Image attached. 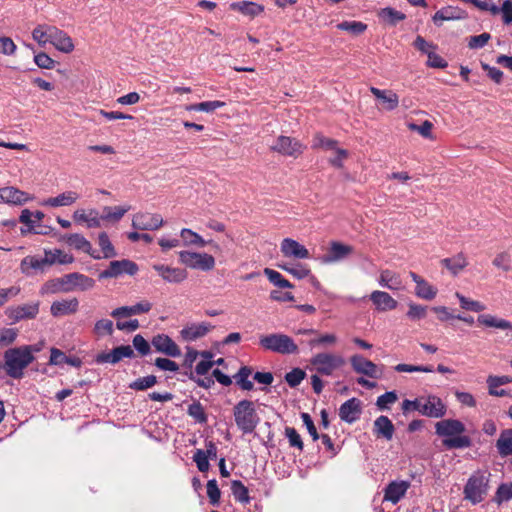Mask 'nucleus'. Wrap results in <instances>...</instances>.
Instances as JSON below:
<instances>
[{
    "label": "nucleus",
    "instance_id": "obj_1",
    "mask_svg": "<svg viewBox=\"0 0 512 512\" xmlns=\"http://www.w3.org/2000/svg\"><path fill=\"white\" fill-rule=\"evenodd\" d=\"M35 356L25 353L21 346L7 349L3 354L2 368L6 375L13 379H21L25 369L33 363Z\"/></svg>",
    "mask_w": 512,
    "mask_h": 512
},
{
    "label": "nucleus",
    "instance_id": "obj_2",
    "mask_svg": "<svg viewBox=\"0 0 512 512\" xmlns=\"http://www.w3.org/2000/svg\"><path fill=\"white\" fill-rule=\"evenodd\" d=\"M236 426L244 434L252 433L260 423L254 403L250 400H241L233 408Z\"/></svg>",
    "mask_w": 512,
    "mask_h": 512
},
{
    "label": "nucleus",
    "instance_id": "obj_3",
    "mask_svg": "<svg viewBox=\"0 0 512 512\" xmlns=\"http://www.w3.org/2000/svg\"><path fill=\"white\" fill-rule=\"evenodd\" d=\"M259 344L265 350L279 354H295L298 352V346L294 340L286 334L273 333L261 336Z\"/></svg>",
    "mask_w": 512,
    "mask_h": 512
},
{
    "label": "nucleus",
    "instance_id": "obj_4",
    "mask_svg": "<svg viewBox=\"0 0 512 512\" xmlns=\"http://www.w3.org/2000/svg\"><path fill=\"white\" fill-rule=\"evenodd\" d=\"M313 369L320 375L331 376L336 370L345 365L343 356L331 352H321L315 354L310 359Z\"/></svg>",
    "mask_w": 512,
    "mask_h": 512
},
{
    "label": "nucleus",
    "instance_id": "obj_5",
    "mask_svg": "<svg viewBox=\"0 0 512 512\" xmlns=\"http://www.w3.org/2000/svg\"><path fill=\"white\" fill-rule=\"evenodd\" d=\"M488 491V478L482 473L473 474L464 487L465 499L472 504L480 503Z\"/></svg>",
    "mask_w": 512,
    "mask_h": 512
},
{
    "label": "nucleus",
    "instance_id": "obj_6",
    "mask_svg": "<svg viewBox=\"0 0 512 512\" xmlns=\"http://www.w3.org/2000/svg\"><path fill=\"white\" fill-rule=\"evenodd\" d=\"M179 261L189 268L202 271H210L215 267L214 257L207 253L180 251Z\"/></svg>",
    "mask_w": 512,
    "mask_h": 512
},
{
    "label": "nucleus",
    "instance_id": "obj_7",
    "mask_svg": "<svg viewBox=\"0 0 512 512\" xmlns=\"http://www.w3.org/2000/svg\"><path fill=\"white\" fill-rule=\"evenodd\" d=\"M354 252L351 245L339 241H331L326 253L320 258L322 264H334L347 259Z\"/></svg>",
    "mask_w": 512,
    "mask_h": 512
},
{
    "label": "nucleus",
    "instance_id": "obj_8",
    "mask_svg": "<svg viewBox=\"0 0 512 512\" xmlns=\"http://www.w3.org/2000/svg\"><path fill=\"white\" fill-rule=\"evenodd\" d=\"M305 146L295 138L279 136L271 146V150L289 157L297 158L303 153Z\"/></svg>",
    "mask_w": 512,
    "mask_h": 512
},
{
    "label": "nucleus",
    "instance_id": "obj_9",
    "mask_svg": "<svg viewBox=\"0 0 512 512\" xmlns=\"http://www.w3.org/2000/svg\"><path fill=\"white\" fill-rule=\"evenodd\" d=\"M138 271V266L135 262L123 259L111 261L109 267L100 273V278H116L120 275H135Z\"/></svg>",
    "mask_w": 512,
    "mask_h": 512
},
{
    "label": "nucleus",
    "instance_id": "obj_10",
    "mask_svg": "<svg viewBox=\"0 0 512 512\" xmlns=\"http://www.w3.org/2000/svg\"><path fill=\"white\" fill-rule=\"evenodd\" d=\"M163 224L162 216L157 213L139 212L132 219V227L137 230H157Z\"/></svg>",
    "mask_w": 512,
    "mask_h": 512
},
{
    "label": "nucleus",
    "instance_id": "obj_11",
    "mask_svg": "<svg viewBox=\"0 0 512 512\" xmlns=\"http://www.w3.org/2000/svg\"><path fill=\"white\" fill-rule=\"evenodd\" d=\"M352 369L358 373L370 378H380L382 371L372 361L364 358L362 355L355 354L350 357Z\"/></svg>",
    "mask_w": 512,
    "mask_h": 512
},
{
    "label": "nucleus",
    "instance_id": "obj_12",
    "mask_svg": "<svg viewBox=\"0 0 512 512\" xmlns=\"http://www.w3.org/2000/svg\"><path fill=\"white\" fill-rule=\"evenodd\" d=\"M65 292L87 291L95 286V280L78 272L64 275Z\"/></svg>",
    "mask_w": 512,
    "mask_h": 512
},
{
    "label": "nucleus",
    "instance_id": "obj_13",
    "mask_svg": "<svg viewBox=\"0 0 512 512\" xmlns=\"http://www.w3.org/2000/svg\"><path fill=\"white\" fill-rule=\"evenodd\" d=\"M419 412L427 417L440 418L444 416L446 409L441 399L436 396L419 398Z\"/></svg>",
    "mask_w": 512,
    "mask_h": 512
},
{
    "label": "nucleus",
    "instance_id": "obj_14",
    "mask_svg": "<svg viewBox=\"0 0 512 512\" xmlns=\"http://www.w3.org/2000/svg\"><path fill=\"white\" fill-rule=\"evenodd\" d=\"M39 312V303H28L15 307H9L6 310L7 317L13 323L19 322L23 319H33Z\"/></svg>",
    "mask_w": 512,
    "mask_h": 512
},
{
    "label": "nucleus",
    "instance_id": "obj_15",
    "mask_svg": "<svg viewBox=\"0 0 512 512\" xmlns=\"http://www.w3.org/2000/svg\"><path fill=\"white\" fill-rule=\"evenodd\" d=\"M283 256L295 259H308L310 257L308 249L298 241L291 238H284L280 245Z\"/></svg>",
    "mask_w": 512,
    "mask_h": 512
},
{
    "label": "nucleus",
    "instance_id": "obj_16",
    "mask_svg": "<svg viewBox=\"0 0 512 512\" xmlns=\"http://www.w3.org/2000/svg\"><path fill=\"white\" fill-rule=\"evenodd\" d=\"M362 413V403L357 398H351L344 402L339 408V417L346 423H354Z\"/></svg>",
    "mask_w": 512,
    "mask_h": 512
},
{
    "label": "nucleus",
    "instance_id": "obj_17",
    "mask_svg": "<svg viewBox=\"0 0 512 512\" xmlns=\"http://www.w3.org/2000/svg\"><path fill=\"white\" fill-rule=\"evenodd\" d=\"M152 345L158 352L167 356L179 357L181 355L180 348L168 335L158 334L154 336Z\"/></svg>",
    "mask_w": 512,
    "mask_h": 512
},
{
    "label": "nucleus",
    "instance_id": "obj_18",
    "mask_svg": "<svg viewBox=\"0 0 512 512\" xmlns=\"http://www.w3.org/2000/svg\"><path fill=\"white\" fill-rule=\"evenodd\" d=\"M153 269L162 279L168 283H181L187 278V271L181 268H174L162 264L153 265Z\"/></svg>",
    "mask_w": 512,
    "mask_h": 512
},
{
    "label": "nucleus",
    "instance_id": "obj_19",
    "mask_svg": "<svg viewBox=\"0 0 512 512\" xmlns=\"http://www.w3.org/2000/svg\"><path fill=\"white\" fill-rule=\"evenodd\" d=\"M133 355L134 351L129 345H121L114 348L111 352L98 354L96 362L116 364L123 358H130Z\"/></svg>",
    "mask_w": 512,
    "mask_h": 512
},
{
    "label": "nucleus",
    "instance_id": "obj_20",
    "mask_svg": "<svg viewBox=\"0 0 512 512\" xmlns=\"http://www.w3.org/2000/svg\"><path fill=\"white\" fill-rule=\"evenodd\" d=\"M213 326L210 323H193L184 327L180 331V336L184 341L191 342L204 337L210 332Z\"/></svg>",
    "mask_w": 512,
    "mask_h": 512
},
{
    "label": "nucleus",
    "instance_id": "obj_21",
    "mask_svg": "<svg viewBox=\"0 0 512 512\" xmlns=\"http://www.w3.org/2000/svg\"><path fill=\"white\" fill-rule=\"evenodd\" d=\"M29 200V195L16 187L8 186L0 188V202L13 205H22Z\"/></svg>",
    "mask_w": 512,
    "mask_h": 512
},
{
    "label": "nucleus",
    "instance_id": "obj_22",
    "mask_svg": "<svg viewBox=\"0 0 512 512\" xmlns=\"http://www.w3.org/2000/svg\"><path fill=\"white\" fill-rule=\"evenodd\" d=\"M78 308L79 301L77 298L62 299L52 303L50 312L54 317H62L76 313Z\"/></svg>",
    "mask_w": 512,
    "mask_h": 512
},
{
    "label": "nucleus",
    "instance_id": "obj_23",
    "mask_svg": "<svg viewBox=\"0 0 512 512\" xmlns=\"http://www.w3.org/2000/svg\"><path fill=\"white\" fill-rule=\"evenodd\" d=\"M436 433L439 436H455L465 431L464 424L455 419H446L436 423Z\"/></svg>",
    "mask_w": 512,
    "mask_h": 512
},
{
    "label": "nucleus",
    "instance_id": "obj_24",
    "mask_svg": "<svg viewBox=\"0 0 512 512\" xmlns=\"http://www.w3.org/2000/svg\"><path fill=\"white\" fill-rule=\"evenodd\" d=\"M410 483L408 481H393L385 489L384 500L396 504L406 494Z\"/></svg>",
    "mask_w": 512,
    "mask_h": 512
},
{
    "label": "nucleus",
    "instance_id": "obj_25",
    "mask_svg": "<svg viewBox=\"0 0 512 512\" xmlns=\"http://www.w3.org/2000/svg\"><path fill=\"white\" fill-rule=\"evenodd\" d=\"M63 240L71 247L81 250L90 256H92L95 259H100L101 256L98 254H95L92 250L91 243L81 234L75 233V234H69L63 236Z\"/></svg>",
    "mask_w": 512,
    "mask_h": 512
},
{
    "label": "nucleus",
    "instance_id": "obj_26",
    "mask_svg": "<svg viewBox=\"0 0 512 512\" xmlns=\"http://www.w3.org/2000/svg\"><path fill=\"white\" fill-rule=\"evenodd\" d=\"M152 304L148 301L139 302L133 306H122L114 309L111 312V316L114 318L129 317L132 315H139L147 313L151 310Z\"/></svg>",
    "mask_w": 512,
    "mask_h": 512
},
{
    "label": "nucleus",
    "instance_id": "obj_27",
    "mask_svg": "<svg viewBox=\"0 0 512 512\" xmlns=\"http://www.w3.org/2000/svg\"><path fill=\"white\" fill-rule=\"evenodd\" d=\"M73 219L76 223H85L88 228H98L101 226V218L96 209L85 211L78 209L73 213Z\"/></svg>",
    "mask_w": 512,
    "mask_h": 512
},
{
    "label": "nucleus",
    "instance_id": "obj_28",
    "mask_svg": "<svg viewBox=\"0 0 512 512\" xmlns=\"http://www.w3.org/2000/svg\"><path fill=\"white\" fill-rule=\"evenodd\" d=\"M394 431V425L387 416L381 415L374 421L373 433L376 437H382L389 441L393 438Z\"/></svg>",
    "mask_w": 512,
    "mask_h": 512
},
{
    "label": "nucleus",
    "instance_id": "obj_29",
    "mask_svg": "<svg viewBox=\"0 0 512 512\" xmlns=\"http://www.w3.org/2000/svg\"><path fill=\"white\" fill-rule=\"evenodd\" d=\"M370 300L376 306L379 311H389L397 307V301L391 297L387 292L384 291H373L370 294Z\"/></svg>",
    "mask_w": 512,
    "mask_h": 512
},
{
    "label": "nucleus",
    "instance_id": "obj_30",
    "mask_svg": "<svg viewBox=\"0 0 512 512\" xmlns=\"http://www.w3.org/2000/svg\"><path fill=\"white\" fill-rule=\"evenodd\" d=\"M51 43L58 51L71 53L74 50L72 38L63 30L56 27V33L53 32Z\"/></svg>",
    "mask_w": 512,
    "mask_h": 512
},
{
    "label": "nucleus",
    "instance_id": "obj_31",
    "mask_svg": "<svg viewBox=\"0 0 512 512\" xmlns=\"http://www.w3.org/2000/svg\"><path fill=\"white\" fill-rule=\"evenodd\" d=\"M79 199V194L75 191H66L56 197H50L43 201L42 205L49 207H63L74 204Z\"/></svg>",
    "mask_w": 512,
    "mask_h": 512
},
{
    "label": "nucleus",
    "instance_id": "obj_32",
    "mask_svg": "<svg viewBox=\"0 0 512 512\" xmlns=\"http://www.w3.org/2000/svg\"><path fill=\"white\" fill-rule=\"evenodd\" d=\"M371 93L385 105V109L391 111L398 107V95L391 90H381L376 87L370 88Z\"/></svg>",
    "mask_w": 512,
    "mask_h": 512
},
{
    "label": "nucleus",
    "instance_id": "obj_33",
    "mask_svg": "<svg viewBox=\"0 0 512 512\" xmlns=\"http://www.w3.org/2000/svg\"><path fill=\"white\" fill-rule=\"evenodd\" d=\"M48 266L45 257L37 258L35 256H26L20 263L21 272L27 276L32 275V271H44Z\"/></svg>",
    "mask_w": 512,
    "mask_h": 512
},
{
    "label": "nucleus",
    "instance_id": "obj_34",
    "mask_svg": "<svg viewBox=\"0 0 512 512\" xmlns=\"http://www.w3.org/2000/svg\"><path fill=\"white\" fill-rule=\"evenodd\" d=\"M479 325L500 330H512V323L508 320L497 318L491 314H481L477 318Z\"/></svg>",
    "mask_w": 512,
    "mask_h": 512
},
{
    "label": "nucleus",
    "instance_id": "obj_35",
    "mask_svg": "<svg viewBox=\"0 0 512 512\" xmlns=\"http://www.w3.org/2000/svg\"><path fill=\"white\" fill-rule=\"evenodd\" d=\"M378 283L389 290H400L402 288L400 275L388 269L380 272Z\"/></svg>",
    "mask_w": 512,
    "mask_h": 512
},
{
    "label": "nucleus",
    "instance_id": "obj_36",
    "mask_svg": "<svg viewBox=\"0 0 512 512\" xmlns=\"http://www.w3.org/2000/svg\"><path fill=\"white\" fill-rule=\"evenodd\" d=\"M53 32L56 33V26L39 24L32 31V38L40 46H45L47 43H51Z\"/></svg>",
    "mask_w": 512,
    "mask_h": 512
},
{
    "label": "nucleus",
    "instance_id": "obj_37",
    "mask_svg": "<svg viewBox=\"0 0 512 512\" xmlns=\"http://www.w3.org/2000/svg\"><path fill=\"white\" fill-rule=\"evenodd\" d=\"M130 210V206H105L100 215L101 221L118 222Z\"/></svg>",
    "mask_w": 512,
    "mask_h": 512
},
{
    "label": "nucleus",
    "instance_id": "obj_38",
    "mask_svg": "<svg viewBox=\"0 0 512 512\" xmlns=\"http://www.w3.org/2000/svg\"><path fill=\"white\" fill-rule=\"evenodd\" d=\"M45 259L47 265L58 264H70L74 261V257L60 249L45 250Z\"/></svg>",
    "mask_w": 512,
    "mask_h": 512
},
{
    "label": "nucleus",
    "instance_id": "obj_39",
    "mask_svg": "<svg viewBox=\"0 0 512 512\" xmlns=\"http://www.w3.org/2000/svg\"><path fill=\"white\" fill-rule=\"evenodd\" d=\"M180 237L184 246H197L205 247L208 241L204 240L199 234L188 228H183L180 231ZM209 243H211L209 241Z\"/></svg>",
    "mask_w": 512,
    "mask_h": 512
},
{
    "label": "nucleus",
    "instance_id": "obj_40",
    "mask_svg": "<svg viewBox=\"0 0 512 512\" xmlns=\"http://www.w3.org/2000/svg\"><path fill=\"white\" fill-rule=\"evenodd\" d=\"M232 10H238L242 14L255 17L261 14L264 10V7L256 4L254 2H248V1H242V2H235L230 5Z\"/></svg>",
    "mask_w": 512,
    "mask_h": 512
},
{
    "label": "nucleus",
    "instance_id": "obj_41",
    "mask_svg": "<svg viewBox=\"0 0 512 512\" xmlns=\"http://www.w3.org/2000/svg\"><path fill=\"white\" fill-rule=\"evenodd\" d=\"M442 265L445 266L453 275H457L467 265L466 257L460 253L451 258H445L441 261Z\"/></svg>",
    "mask_w": 512,
    "mask_h": 512
},
{
    "label": "nucleus",
    "instance_id": "obj_42",
    "mask_svg": "<svg viewBox=\"0 0 512 512\" xmlns=\"http://www.w3.org/2000/svg\"><path fill=\"white\" fill-rule=\"evenodd\" d=\"M496 447L501 456L512 455V429L504 430L500 434Z\"/></svg>",
    "mask_w": 512,
    "mask_h": 512
},
{
    "label": "nucleus",
    "instance_id": "obj_43",
    "mask_svg": "<svg viewBox=\"0 0 512 512\" xmlns=\"http://www.w3.org/2000/svg\"><path fill=\"white\" fill-rule=\"evenodd\" d=\"M252 374V369L248 366H243L239 369V371L234 375V379L236 384L241 387V389L250 391L253 389V382L249 380L250 375Z\"/></svg>",
    "mask_w": 512,
    "mask_h": 512
},
{
    "label": "nucleus",
    "instance_id": "obj_44",
    "mask_svg": "<svg viewBox=\"0 0 512 512\" xmlns=\"http://www.w3.org/2000/svg\"><path fill=\"white\" fill-rule=\"evenodd\" d=\"M279 268L288 272L297 279H303L310 274V269L301 263L297 264H279Z\"/></svg>",
    "mask_w": 512,
    "mask_h": 512
},
{
    "label": "nucleus",
    "instance_id": "obj_45",
    "mask_svg": "<svg viewBox=\"0 0 512 512\" xmlns=\"http://www.w3.org/2000/svg\"><path fill=\"white\" fill-rule=\"evenodd\" d=\"M379 17L390 25H396L397 22L405 19V15L402 12L390 7L381 9Z\"/></svg>",
    "mask_w": 512,
    "mask_h": 512
},
{
    "label": "nucleus",
    "instance_id": "obj_46",
    "mask_svg": "<svg viewBox=\"0 0 512 512\" xmlns=\"http://www.w3.org/2000/svg\"><path fill=\"white\" fill-rule=\"evenodd\" d=\"M415 293L418 297L425 300H432L435 298L437 294V289L430 285L424 279L418 282L416 286Z\"/></svg>",
    "mask_w": 512,
    "mask_h": 512
},
{
    "label": "nucleus",
    "instance_id": "obj_47",
    "mask_svg": "<svg viewBox=\"0 0 512 512\" xmlns=\"http://www.w3.org/2000/svg\"><path fill=\"white\" fill-rule=\"evenodd\" d=\"M231 491L234 498L241 503H248L250 497L248 495V489L240 480H233L231 482Z\"/></svg>",
    "mask_w": 512,
    "mask_h": 512
},
{
    "label": "nucleus",
    "instance_id": "obj_48",
    "mask_svg": "<svg viewBox=\"0 0 512 512\" xmlns=\"http://www.w3.org/2000/svg\"><path fill=\"white\" fill-rule=\"evenodd\" d=\"M98 244L103 252V258H112L116 256V251L106 232H101L98 236Z\"/></svg>",
    "mask_w": 512,
    "mask_h": 512
},
{
    "label": "nucleus",
    "instance_id": "obj_49",
    "mask_svg": "<svg viewBox=\"0 0 512 512\" xmlns=\"http://www.w3.org/2000/svg\"><path fill=\"white\" fill-rule=\"evenodd\" d=\"M264 274L267 276L269 281L272 284H274L275 286H278L280 288H292L293 287V285L288 280L283 278V276L279 272H277L273 269L265 268Z\"/></svg>",
    "mask_w": 512,
    "mask_h": 512
},
{
    "label": "nucleus",
    "instance_id": "obj_50",
    "mask_svg": "<svg viewBox=\"0 0 512 512\" xmlns=\"http://www.w3.org/2000/svg\"><path fill=\"white\" fill-rule=\"evenodd\" d=\"M114 331L113 322L109 319L98 320L93 328V332L98 337L112 335Z\"/></svg>",
    "mask_w": 512,
    "mask_h": 512
},
{
    "label": "nucleus",
    "instance_id": "obj_51",
    "mask_svg": "<svg viewBox=\"0 0 512 512\" xmlns=\"http://www.w3.org/2000/svg\"><path fill=\"white\" fill-rule=\"evenodd\" d=\"M157 383V379L154 375L145 376L138 378L129 384V388L137 391H143L153 387Z\"/></svg>",
    "mask_w": 512,
    "mask_h": 512
},
{
    "label": "nucleus",
    "instance_id": "obj_52",
    "mask_svg": "<svg viewBox=\"0 0 512 512\" xmlns=\"http://www.w3.org/2000/svg\"><path fill=\"white\" fill-rule=\"evenodd\" d=\"M443 444L447 448H467L471 445V440L468 436L455 435V437L443 440Z\"/></svg>",
    "mask_w": 512,
    "mask_h": 512
},
{
    "label": "nucleus",
    "instance_id": "obj_53",
    "mask_svg": "<svg viewBox=\"0 0 512 512\" xmlns=\"http://www.w3.org/2000/svg\"><path fill=\"white\" fill-rule=\"evenodd\" d=\"M337 27L340 30L348 31L354 35H359L366 30L367 25L358 21H345L338 24Z\"/></svg>",
    "mask_w": 512,
    "mask_h": 512
},
{
    "label": "nucleus",
    "instance_id": "obj_54",
    "mask_svg": "<svg viewBox=\"0 0 512 512\" xmlns=\"http://www.w3.org/2000/svg\"><path fill=\"white\" fill-rule=\"evenodd\" d=\"M19 220H20V222H22L23 224H25L27 226V229H23V228L21 229L22 234H25L26 232H34L37 234L42 233L41 231H37L35 229V221L33 220V212H31L30 210L24 209L21 212Z\"/></svg>",
    "mask_w": 512,
    "mask_h": 512
},
{
    "label": "nucleus",
    "instance_id": "obj_55",
    "mask_svg": "<svg viewBox=\"0 0 512 512\" xmlns=\"http://www.w3.org/2000/svg\"><path fill=\"white\" fill-rule=\"evenodd\" d=\"M408 128L411 131L418 132L424 138L433 139V135H432L433 124L428 120L424 121L421 125H417L415 123H409Z\"/></svg>",
    "mask_w": 512,
    "mask_h": 512
},
{
    "label": "nucleus",
    "instance_id": "obj_56",
    "mask_svg": "<svg viewBox=\"0 0 512 512\" xmlns=\"http://www.w3.org/2000/svg\"><path fill=\"white\" fill-rule=\"evenodd\" d=\"M188 415L194 418L199 423L207 422V416L200 402H193L191 405H189Z\"/></svg>",
    "mask_w": 512,
    "mask_h": 512
},
{
    "label": "nucleus",
    "instance_id": "obj_57",
    "mask_svg": "<svg viewBox=\"0 0 512 512\" xmlns=\"http://www.w3.org/2000/svg\"><path fill=\"white\" fill-rule=\"evenodd\" d=\"M456 297L458 298L461 307L465 310H470L474 312H480L485 310V306L478 301L470 300L465 296L461 295L460 293H456Z\"/></svg>",
    "mask_w": 512,
    "mask_h": 512
},
{
    "label": "nucleus",
    "instance_id": "obj_58",
    "mask_svg": "<svg viewBox=\"0 0 512 512\" xmlns=\"http://www.w3.org/2000/svg\"><path fill=\"white\" fill-rule=\"evenodd\" d=\"M313 147L333 151L337 147V141L327 138L321 134H317L313 140Z\"/></svg>",
    "mask_w": 512,
    "mask_h": 512
},
{
    "label": "nucleus",
    "instance_id": "obj_59",
    "mask_svg": "<svg viewBox=\"0 0 512 512\" xmlns=\"http://www.w3.org/2000/svg\"><path fill=\"white\" fill-rule=\"evenodd\" d=\"M306 373L300 368H294L285 375V380L290 387L298 386L305 378Z\"/></svg>",
    "mask_w": 512,
    "mask_h": 512
},
{
    "label": "nucleus",
    "instance_id": "obj_60",
    "mask_svg": "<svg viewBox=\"0 0 512 512\" xmlns=\"http://www.w3.org/2000/svg\"><path fill=\"white\" fill-rule=\"evenodd\" d=\"M460 16L456 15L451 7L443 8L437 11L433 16V21L437 25H441V21H449L459 19Z\"/></svg>",
    "mask_w": 512,
    "mask_h": 512
},
{
    "label": "nucleus",
    "instance_id": "obj_61",
    "mask_svg": "<svg viewBox=\"0 0 512 512\" xmlns=\"http://www.w3.org/2000/svg\"><path fill=\"white\" fill-rule=\"evenodd\" d=\"M337 342V336L335 334H323L317 338L311 339L309 345L312 347L319 346H332Z\"/></svg>",
    "mask_w": 512,
    "mask_h": 512
},
{
    "label": "nucleus",
    "instance_id": "obj_62",
    "mask_svg": "<svg viewBox=\"0 0 512 512\" xmlns=\"http://www.w3.org/2000/svg\"><path fill=\"white\" fill-rule=\"evenodd\" d=\"M206 487H207V496L210 500V503L212 505H218L220 496H221V492L218 487L217 481L215 479L209 480L207 482Z\"/></svg>",
    "mask_w": 512,
    "mask_h": 512
},
{
    "label": "nucleus",
    "instance_id": "obj_63",
    "mask_svg": "<svg viewBox=\"0 0 512 512\" xmlns=\"http://www.w3.org/2000/svg\"><path fill=\"white\" fill-rule=\"evenodd\" d=\"M18 336V330L14 328H1L0 329V345H11Z\"/></svg>",
    "mask_w": 512,
    "mask_h": 512
},
{
    "label": "nucleus",
    "instance_id": "obj_64",
    "mask_svg": "<svg viewBox=\"0 0 512 512\" xmlns=\"http://www.w3.org/2000/svg\"><path fill=\"white\" fill-rule=\"evenodd\" d=\"M512 499V483L502 484L498 487L494 501L501 504L504 501Z\"/></svg>",
    "mask_w": 512,
    "mask_h": 512
}]
</instances>
